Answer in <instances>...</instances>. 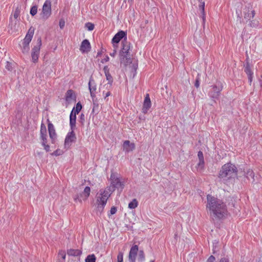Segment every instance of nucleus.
I'll return each mask as SVG.
<instances>
[{"instance_id": "2", "label": "nucleus", "mask_w": 262, "mask_h": 262, "mask_svg": "<svg viewBox=\"0 0 262 262\" xmlns=\"http://www.w3.org/2000/svg\"><path fill=\"white\" fill-rule=\"evenodd\" d=\"M114 189L111 190L110 187L104 189H101L96 195V206L97 211L101 213L106 204L108 198L110 197Z\"/></svg>"}, {"instance_id": "42", "label": "nucleus", "mask_w": 262, "mask_h": 262, "mask_svg": "<svg viewBox=\"0 0 262 262\" xmlns=\"http://www.w3.org/2000/svg\"><path fill=\"white\" fill-rule=\"evenodd\" d=\"M47 133H45L43 134L40 135V138L41 139L42 142H47Z\"/></svg>"}, {"instance_id": "29", "label": "nucleus", "mask_w": 262, "mask_h": 262, "mask_svg": "<svg viewBox=\"0 0 262 262\" xmlns=\"http://www.w3.org/2000/svg\"><path fill=\"white\" fill-rule=\"evenodd\" d=\"M96 257L94 254L88 255L85 259V262H96Z\"/></svg>"}, {"instance_id": "6", "label": "nucleus", "mask_w": 262, "mask_h": 262, "mask_svg": "<svg viewBox=\"0 0 262 262\" xmlns=\"http://www.w3.org/2000/svg\"><path fill=\"white\" fill-rule=\"evenodd\" d=\"M130 50V43L126 39L122 41V47L119 53V57L122 63L125 59L129 57V51Z\"/></svg>"}, {"instance_id": "14", "label": "nucleus", "mask_w": 262, "mask_h": 262, "mask_svg": "<svg viewBox=\"0 0 262 262\" xmlns=\"http://www.w3.org/2000/svg\"><path fill=\"white\" fill-rule=\"evenodd\" d=\"M138 251L139 248L137 245H134L131 247L128 256L129 262H136V258Z\"/></svg>"}, {"instance_id": "41", "label": "nucleus", "mask_w": 262, "mask_h": 262, "mask_svg": "<svg viewBox=\"0 0 262 262\" xmlns=\"http://www.w3.org/2000/svg\"><path fill=\"white\" fill-rule=\"evenodd\" d=\"M46 143L47 142H41V144L44 147V149L48 152L50 150V146L46 144Z\"/></svg>"}, {"instance_id": "35", "label": "nucleus", "mask_w": 262, "mask_h": 262, "mask_svg": "<svg viewBox=\"0 0 262 262\" xmlns=\"http://www.w3.org/2000/svg\"><path fill=\"white\" fill-rule=\"evenodd\" d=\"M47 133L46 126L43 123H41L40 125V134H43Z\"/></svg>"}, {"instance_id": "16", "label": "nucleus", "mask_w": 262, "mask_h": 262, "mask_svg": "<svg viewBox=\"0 0 262 262\" xmlns=\"http://www.w3.org/2000/svg\"><path fill=\"white\" fill-rule=\"evenodd\" d=\"M151 105V101H150V99L149 97V95L148 94H147L145 96V99L144 100L143 107H142V112L144 114L147 113L148 110L150 108Z\"/></svg>"}, {"instance_id": "9", "label": "nucleus", "mask_w": 262, "mask_h": 262, "mask_svg": "<svg viewBox=\"0 0 262 262\" xmlns=\"http://www.w3.org/2000/svg\"><path fill=\"white\" fill-rule=\"evenodd\" d=\"M91 192V188L89 186L84 188L83 191L80 194L79 197L78 195L74 197V199L75 202H79L81 203L82 200H86L90 196Z\"/></svg>"}, {"instance_id": "31", "label": "nucleus", "mask_w": 262, "mask_h": 262, "mask_svg": "<svg viewBox=\"0 0 262 262\" xmlns=\"http://www.w3.org/2000/svg\"><path fill=\"white\" fill-rule=\"evenodd\" d=\"M145 254L143 250H140L138 254V260L139 262H144L145 261Z\"/></svg>"}, {"instance_id": "18", "label": "nucleus", "mask_w": 262, "mask_h": 262, "mask_svg": "<svg viewBox=\"0 0 262 262\" xmlns=\"http://www.w3.org/2000/svg\"><path fill=\"white\" fill-rule=\"evenodd\" d=\"M91 48L90 41L88 39L83 40L80 47V50L82 53L88 52Z\"/></svg>"}, {"instance_id": "38", "label": "nucleus", "mask_w": 262, "mask_h": 262, "mask_svg": "<svg viewBox=\"0 0 262 262\" xmlns=\"http://www.w3.org/2000/svg\"><path fill=\"white\" fill-rule=\"evenodd\" d=\"M102 95L104 97V99L107 100V99H106V98L111 95V92L109 91H105V90H104L102 92Z\"/></svg>"}, {"instance_id": "32", "label": "nucleus", "mask_w": 262, "mask_h": 262, "mask_svg": "<svg viewBox=\"0 0 262 262\" xmlns=\"http://www.w3.org/2000/svg\"><path fill=\"white\" fill-rule=\"evenodd\" d=\"M248 21H249V25L251 27H257L258 26L259 22L255 19H253L252 20L251 19Z\"/></svg>"}, {"instance_id": "26", "label": "nucleus", "mask_w": 262, "mask_h": 262, "mask_svg": "<svg viewBox=\"0 0 262 262\" xmlns=\"http://www.w3.org/2000/svg\"><path fill=\"white\" fill-rule=\"evenodd\" d=\"M68 254L71 256H78L81 253L79 250L70 249L68 251Z\"/></svg>"}, {"instance_id": "53", "label": "nucleus", "mask_w": 262, "mask_h": 262, "mask_svg": "<svg viewBox=\"0 0 262 262\" xmlns=\"http://www.w3.org/2000/svg\"><path fill=\"white\" fill-rule=\"evenodd\" d=\"M116 49L117 48H115L114 51L112 52V53H110V55L112 57H114L115 56V55L116 54Z\"/></svg>"}, {"instance_id": "46", "label": "nucleus", "mask_w": 262, "mask_h": 262, "mask_svg": "<svg viewBox=\"0 0 262 262\" xmlns=\"http://www.w3.org/2000/svg\"><path fill=\"white\" fill-rule=\"evenodd\" d=\"M199 160L204 159L203 154L201 151H199L198 154Z\"/></svg>"}, {"instance_id": "10", "label": "nucleus", "mask_w": 262, "mask_h": 262, "mask_svg": "<svg viewBox=\"0 0 262 262\" xmlns=\"http://www.w3.org/2000/svg\"><path fill=\"white\" fill-rule=\"evenodd\" d=\"M125 37V39L126 40V34L123 31H120L117 33H116L112 40L114 48H117V45H115V43L117 44L119 43L121 39Z\"/></svg>"}, {"instance_id": "43", "label": "nucleus", "mask_w": 262, "mask_h": 262, "mask_svg": "<svg viewBox=\"0 0 262 262\" xmlns=\"http://www.w3.org/2000/svg\"><path fill=\"white\" fill-rule=\"evenodd\" d=\"M61 154H62V151H61L60 150H56L54 151L53 153L51 154L52 155L55 156H59Z\"/></svg>"}, {"instance_id": "19", "label": "nucleus", "mask_w": 262, "mask_h": 262, "mask_svg": "<svg viewBox=\"0 0 262 262\" xmlns=\"http://www.w3.org/2000/svg\"><path fill=\"white\" fill-rule=\"evenodd\" d=\"M135 148V145L133 143H130L129 141L126 140L124 142L123 144V150L126 152H128L133 151Z\"/></svg>"}, {"instance_id": "57", "label": "nucleus", "mask_w": 262, "mask_h": 262, "mask_svg": "<svg viewBox=\"0 0 262 262\" xmlns=\"http://www.w3.org/2000/svg\"><path fill=\"white\" fill-rule=\"evenodd\" d=\"M236 14H237V16H238V17H240V16H239V14H238L237 12H236Z\"/></svg>"}, {"instance_id": "25", "label": "nucleus", "mask_w": 262, "mask_h": 262, "mask_svg": "<svg viewBox=\"0 0 262 262\" xmlns=\"http://www.w3.org/2000/svg\"><path fill=\"white\" fill-rule=\"evenodd\" d=\"M204 7H205V2H201L200 4L199 5L200 9L201 11V17L202 18L203 22L205 21V11H204Z\"/></svg>"}, {"instance_id": "15", "label": "nucleus", "mask_w": 262, "mask_h": 262, "mask_svg": "<svg viewBox=\"0 0 262 262\" xmlns=\"http://www.w3.org/2000/svg\"><path fill=\"white\" fill-rule=\"evenodd\" d=\"M97 85L95 80L91 77L89 82V89L90 92L91 96L93 99L96 96V91Z\"/></svg>"}, {"instance_id": "24", "label": "nucleus", "mask_w": 262, "mask_h": 262, "mask_svg": "<svg viewBox=\"0 0 262 262\" xmlns=\"http://www.w3.org/2000/svg\"><path fill=\"white\" fill-rule=\"evenodd\" d=\"M82 108V105L80 102H78L75 107H74L71 111L73 114L76 116V114H78Z\"/></svg>"}, {"instance_id": "4", "label": "nucleus", "mask_w": 262, "mask_h": 262, "mask_svg": "<svg viewBox=\"0 0 262 262\" xmlns=\"http://www.w3.org/2000/svg\"><path fill=\"white\" fill-rule=\"evenodd\" d=\"M111 189H114L115 188L118 189L122 190L124 186L125 179L120 177L119 174L117 173L112 172L111 174Z\"/></svg>"}, {"instance_id": "13", "label": "nucleus", "mask_w": 262, "mask_h": 262, "mask_svg": "<svg viewBox=\"0 0 262 262\" xmlns=\"http://www.w3.org/2000/svg\"><path fill=\"white\" fill-rule=\"evenodd\" d=\"M244 19L248 23L249 20L252 19L255 15L254 11L252 10V7L249 6L248 8H246L244 11Z\"/></svg>"}, {"instance_id": "5", "label": "nucleus", "mask_w": 262, "mask_h": 262, "mask_svg": "<svg viewBox=\"0 0 262 262\" xmlns=\"http://www.w3.org/2000/svg\"><path fill=\"white\" fill-rule=\"evenodd\" d=\"M51 13V2L50 0H46L40 14V17L41 19L47 20L50 17Z\"/></svg>"}, {"instance_id": "7", "label": "nucleus", "mask_w": 262, "mask_h": 262, "mask_svg": "<svg viewBox=\"0 0 262 262\" xmlns=\"http://www.w3.org/2000/svg\"><path fill=\"white\" fill-rule=\"evenodd\" d=\"M41 46V38H38L37 40L36 45L33 47L31 51L32 61L34 63H36L38 61Z\"/></svg>"}, {"instance_id": "50", "label": "nucleus", "mask_w": 262, "mask_h": 262, "mask_svg": "<svg viewBox=\"0 0 262 262\" xmlns=\"http://www.w3.org/2000/svg\"><path fill=\"white\" fill-rule=\"evenodd\" d=\"M110 58L108 56H106L103 59H102L101 62L104 63L105 62H107L109 60Z\"/></svg>"}, {"instance_id": "59", "label": "nucleus", "mask_w": 262, "mask_h": 262, "mask_svg": "<svg viewBox=\"0 0 262 262\" xmlns=\"http://www.w3.org/2000/svg\"><path fill=\"white\" fill-rule=\"evenodd\" d=\"M150 262H154V260H151Z\"/></svg>"}, {"instance_id": "28", "label": "nucleus", "mask_w": 262, "mask_h": 262, "mask_svg": "<svg viewBox=\"0 0 262 262\" xmlns=\"http://www.w3.org/2000/svg\"><path fill=\"white\" fill-rule=\"evenodd\" d=\"M138 205V202L136 199H134L128 204V208L131 209H133L137 207Z\"/></svg>"}, {"instance_id": "17", "label": "nucleus", "mask_w": 262, "mask_h": 262, "mask_svg": "<svg viewBox=\"0 0 262 262\" xmlns=\"http://www.w3.org/2000/svg\"><path fill=\"white\" fill-rule=\"evenodd\" d=\"M106 77V80L108 81L107 83L104 84H101L100 85V89L101 90L106 89L109 90L112 86V83L113 81V77L111 76V74H107L105 75Z\"/></svg>"}, {"instance_id": "36", "label": "nucleus", "mask_w": 262, "mask_h": 262, "mask_svg": "<svg viewBox=\"0 0 262 262\" xmlns=\"http://www.w3.org/2000/svg\"><path fill=\"white\" fill-rule=\"evenodd\" d=\"M85 27L89 31H92L94 29V25L91 23H87L85 24Z\"/></svg>"}, {"instance_id": "20", "label": "nucleus", "mask_w": 262, "mask_h": 262, "mask_svg": "<svg viewBox=\"0 0 262 262\" xmlns=\"http://www.w3.org/2000/svg\"><path fill=\"white\" fill-rule=\"evenodd\" d=\"M76 96L75 95L72 90H69L66 94V101L70 103L73 101H75Z\"/></svg>"}, {"instance_id": "47", "label": "nucleus", "mask_w": 262, "mask_h": 262, "mask_svg": "<svg viewBox=\"0 0 262 262\" xmlns=\"http://www.w3.org/2000/svg\"><path fill=\"white\" fill-rule=\"evenodd\" d=\"M117 258L118 262H123V254L119 253Z\"/></svg>"}, {"instance_id": "12", "label": "nucleus", "mask_w": 262, "mask_h": 262, "mask_svg": "<svg viewBox=\"0 0 262 262\" xmlns=\"http://www.w3.org/2000/svg\"><path fill=\"white\" fill-rule=\"evenodd\" d=\"M48 121L49 136L52 140V143H54L57 138V135L56 133L55 127L54 126V125L51 122H50L49 120H48Z\"/></svg>"}, {"instance_id": "8", "label": "nucleus", "mask_w": 262, "mask_h": 262, "mask_svg": "<svg viewBox=\"0 0 262 262\" xmlns=\"http://www.w3.org/2000/svg\"><path fill=\"white\" fill-rule=\"evenodd\" d=\"M222 89V83L217 82L215 85L212 86L211 90L209 92V96L213 99H217Z\"/></svg>"}, {"instance_id": "51", "label": "nucleus", "mask_w": 262, "mask_h": 262, "mask_svg": "<svg viewBox=\"0 0 262 262\" xmlns=\"http://www.w3.org/2000/svg\"><path fill=\"white\" fill-rule=\"evenodd\" d=\"M194 85L196 88H199L200 85V81L199 78H196L194 83Z\"/></svg>"}, {"instance_id": "58", "label": "nucleus", "mask_w": 262, "mask_h": 262, "mask_svg": "<svg viewBox=\"0 0 262 262\" xmlns=\"http://www.w3.org/2000/svg\"><path fill=\"white\" fill-rule=\"evenodd\" d=\"M200 1V2L201 3V2H203V0H199Z\"/></svg>"}, {"instance_id": "37", "label": "nucleus", "mask_w": 262, "mask_h": 262, "mask_svg": "<svg viewBox=\"0 0 262 262\" xmlns=\"http://www.w3.org/2000/svg\"><path fill=\"white\" fill-rule=\"evenodd\" d=\"M204 166V160L201 159L199 160V162L198 164V167L199 169H202Z\"/></svg>"}, {"instance_id": "22", "label": "nucleus", "mask_w": 262, "mask_h": 262, "mask_svg": "<svg viewBox=\"0 0 262 262\" xmlns=\"http://www.w3.org/2000/svg\"><path fill=\"white\" fill-rule=\"evenodd\" d=\"M76 116L71 112L70 115V125L71 130H74L76 127Z\"/></svg>"}, {"instance_id": "44", "label": "nucleus", "mask_w": 262, "mask_h": 262, "mask_svg": "<svg viewBox=\"0 0 262 262\" xmlns=\"http://www.w3.org/2000/svg\"><path fill=\"white\" fill-rule=\"evenodd\" d=\"M103 71H104L105 75L110 73V69L108 67V66H107L104 67Z\"/></svg>"}, {"instance_id": "52", "label": "nucleus", "mask_w": 262, "mask_h": 262, "mask_svg": "<svg viewBox=\"0 0 262 262\" xmlns=\"http://www.w3.org/2000/svg\"><path fill=\"white\" fill-rule=\"evenodd\" d=\"M220 262H229V259L226 258H222L220 260Z\"/></svg>"}, {"instance_id": "34", "label": "nucleus", "mask_w": 262, "mask_h": 262, "mask_svg": "<svg viewBox=\"0 0 262 262\" xmlns=\"http://www.w3.org/2000/svg\"><path fill=\"white\" fill-rule=\"evenodd\" d=\"M20 13V9L19 7H17L15 9V10L14 12V13H13L14 18L15 19H17L19 16Z\"/></svg>"}, {"instance_id": "49", "label": "nucleus", "mask_w": 262, "mask_h": 262, "mask_svg": "<svg viewBox=\"0 0 262 262\" xmlns=\"http://www.w3.org/2000/svg\"><path fill=\"white\" fill-rule=\"evenodd\" d=\"M80 122L81 124H83L84 122V115L83 114H81L80 116Z\"/></svg>"}, {"instance_id": "23", "label": "nucleus", "mask_w": 262, "mask_h": 262, "mask_svg": "<svg viewBox=\"0 0 262 262\" xmlns=\"http://www.w3.org/2000/svg\"><path fill=\"white\" fill-rule=\"evenodd\" d=\"M82 108V105L80 102H78L75 107H74L71 111L73 114L76 116V114H78Z\"/></svg>"}, {"instance_id": "30", "label": "nucleus", "mask_w": 262, "mask_h": 262, "mask_svg": "<svg viewBox=\"0 0 262 262\" xmlns=\"http://www.w3.org/2000/svg\"><path fill=\"white\" fill-rule=\"evenodd\" d=\"M21 50L23 53H28L30 50L29 45L23 42Z\"/></svg>"}, {"instance_id": "33", "label": "nucleus", "mask_w": 262, "mask_h": 262, "mask_svg": "<svg viewBox=\"0 0 262 262\" xmlns=\"http://www.w3.org/2000/svg\"><path fill=\"white\" fill-rule=\"evenodd\" d=\"M37 6L36 5H34V6H32L31 8L30 12L31 15L32 16H34L37 14Z\"/></svg>"}, {"instance_id": "11", "label": "nucleus", "mask_w": 262, "mask_h": 262, "mask_svg": "<svg viewBox=\"0 0 262 262\" xmlns=\"http://www.w3.org/2000/svg\"><path fill=\"white\" fill-rule=\"evenodd\" d=\"M76 136L74 134V130H71L69 132L66 137L64 141V145L66 147H69L72 142L76 140Z\"/></svg>"}, {"instance_id": "56", "label": "nucleus", "mask_w": 262, "mask_h": 262, "mask_svg": "<svg viewBox=\"0 0 262 262\" xmlns=\"http://www.w3.org/2000/svg\"><path fill=\"white\" fill-rule=\"evenodd\" d=\"M177 237V234H174V238H176Z\"/></svg>"}, {"instance_id": "55", "label": "nucleus", "mask_w": 262, "mask_h": 262, "mask_svg": "<svg viewBox=\"0 0 262 262\" xmlns=\"http://www.w3.org/2000/svg\"><path fill=\"white\" fill-rule=\"evenodd\" d=\"M60 254L61 255V257H62V259H64L66 258V254L64 252H62V253H60Z\"/></svg>"}, {"instance_id": "1", "label": "nucleus", "mask_w": 262, "mask_h": 262, "mask_svg": "<svg viewBox=\"0 0 262 262\" xmlns=\"http://www.w3.org/2000/svg\"><path fill=\"white\" fill-rule=\"evenodd\" d=\"M206 208L213 220H223L228 214L226 204L222 200L210 194L207 195Z\"/></svg>"}, {"instance_id": "27", "label": "nucleus", "mask_w": 262, "mask_h": 262, "mask_svg": "<svg viewBox=\"0 0 262 262\" xmlns=\"http://www.w3.org/2000/svg\"><path fill=\"white\" fill-rule=\"evenodd\" d=\"M245 174H246V177L249 179H250V177L251 178V179H252L253 180V182H254L255 181V179H254V173L253 172V171L250 169H249L247 170V171L245 172Z\"/></svg>"}, {"instance_id": "45", "label": "nucleus", "mask_w": 262, "mask_h": 262, "mask_svg": "<svg viewBox=\"0 0 262 262\" xmlns=\"http://www.w3.org/2000/svg\"><path fill=\"white\" fill-rule=\"evenodd\" d=\"M65 25L64 20L63 19H61L59 21V27L61 29H62Z\"/></svg>"}, {"instance_id": "3", "label": "nucleus", "mask_w": 262, "mask_h": 262, "mask_svg": "<svg viewBox=\"0 0 262 262\" xmlns=\"http://www.w3.org/2000/svg\"><path fill=\"white\" fill-rule=\"evenodd\" d=\"M237 176V169L235 166L230 163L224 164L219 173V177L223 181L234 178Z\"/></svg>"}, {"instance_id": "48", "label": "nucleus", "mask_w": 262, "mask_h": 262, "mask_svg": "<svg viewBox=\"0 0 262 262\" xmlns=\"http://www.w3.org/2000/svg\"><path fill=\"white\" fill-rule=\"evenodd\" d=\"M215 260V257L212 256V255H211L207 259V262H214Z\"/></svg>"}, {"instance_id": "40", "label": "nucleus", "mask_w": 262, "mask_h": 262, "mask_svg": "<svg viewBox=\"0 0 262 262\" xmlns=\"http://www.w3.org/2000/svg\"><path fill=\"white\" fill-rule=\"evenodd\" d=\"M245 71L248 75H252V73L250 70V68L249 65L246 66V67H245Z\"/></svg>"}, {"instance_id": "21", "label": "nucleus", "mask_w": 262, "mask_h": 262, "mask_svg": "<svg viewBox=\"0 0 262 262\" xmlns=\"http://www.w3.org/2000/svg\"><path fill=\"white\" fill-rule=\"evenodd\" d=\"M33 34H34V29H32L31 28H30L27 34L26 35V36H25V38L24 39L23 42L29 45L30 42H31V41L33 38Z\"/></svg>"}, {"instance_id": "39", "label": "nucleus", "mask_w": 262, "mask_h": 262, "mask_svg": "<svg viewBox=\"0 0 262 262\" xmlns=\"http://www.w3.org/2000/svg\"><path fill=\"white\" fill-rule=\"evenodd\" d=\"M117 209L116 207L113 206V207H111L110 212V214H108V215H113V214H115L117 212Z\"/></svg>"}, {"instance_id": "54", "label": "nucleus", "mask_w": 262, "mask_h": 262, "mask_svg": "<svg viewBox=\"0 0 262 262\" xmlns=\"http://www.w3.org/2000/svg\"><path fill=\"white\" fill-rule=\"evenodd\" d=\"M248 76L249 81L250 83H251L252 82V75H248Z\"/></svg>"}]
</instances>
